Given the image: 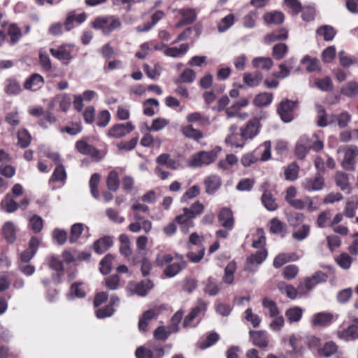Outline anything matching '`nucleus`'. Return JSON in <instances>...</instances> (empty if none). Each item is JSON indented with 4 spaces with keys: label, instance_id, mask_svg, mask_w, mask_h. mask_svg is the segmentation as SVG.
I'll list each match as a JSON object with an SVG mask.
<instances>
[{
    "label": "nucleus",
    "instance_id": "obj_1",
    "mask_svg": "<svg viewBox=\"0 0 358 358\" xmlns=\"http://www.w3.org/2000/svg\"><path fill=\"white\" fill-rule=\"evenodd\" d=\"M327 278L328 275L321 271L314 273L311 276L305 278L303 281L299 284V296H307L314 287L320 283L326 282Z\"/></svg>",
    "mask_w": 358,
    "mask_h": 358
},
{
    "label": "nucleus",
    "instance_id": "obj_2",
    "mask_svg": "<svg viewBox=\"0 0 358 358\" xmlns=\"http://www.w3.org/2000/svg\"><path fill=\"white\" fill-rule=\"evenodd\" d=\"M92 26L94 29H101L104 34H109L117 29H120L122 22L115 15H107L96 17Z\"/></svg>",
    "mask_w": 358,
    "mask_h": 358
},
{
    "label": "nucleus",
    "instance_id": "obj_3",
    "mask_svg": "<svg viewBox=\"0 0 358 358\" xmlns=\"http://www.w3.org/2000/svg\"><path fill=\"white\" fill-rule=\"evenodd\" d=\"M220 151V148H217V150H213L210 151H200L190 156L187 164L190 167H201L203 166H208L217 159V153Z\"/></svg>",
    "mask_w": 358,
    "mask_h": 358
},
{
    "label": "nucleus",
    "instance_id": "obj_4",
    "mask_svg": "<svg viewBox=\"0 0 358 358\" xmlns=\"http://www.w3.org/2000/svg\"><path fill=\"white\" fill-rule=\"evenodd\" d=\"M338 152H343L344 158L342 162L343 167L346 170H353L356 162V157L358 156V148L355 145H346L340 147Z\"/></svg>",
    "mask_w": 358,
    "mask_h": 358
},
{
    "label": "nucleus",
    "instance_id": "obj_5",
    "mask_svg": "<svg viewBox=\"0 0 358 358\" xmlns=\"http://www.w3.org/2000/svg\"><path fill=\"white\" fill-rule=\"evenodd\" d=\"M297 106V102L285 99L282 101L278 107V113L284 122H289L294 119V110Z\"/></svg>",
    "mask_w": 358,
    "mask_h": 358
},
{
    "label": "nucleus",
    "instance_id": "obj_6",
    "mask_svg": "<svg viewBox=\"0 0 358 358\" xmlns=\"http://www.w3.org/2000/svg\"><path fill=\"white\" fill-rule=\"evenodd\" d=\"M324 186V179L320 172L314 177L306 178L301 182V187L308 192L320 191Z\"/></svg>",
    "mask_w": 358,
    "mask_h": 358
},
{
    "label": "nucleus",
    "instance_id": "obj_7",
    "mask_svg": "<svg viewBox=\"0 0 358 358\" xmlns=\"http://www.w3.org/2000/svg\"><path fill=\"white\" fill-rule=\"evenodd\" d=\"M134 129V126L130 122L125 124H116L108 131V136L119 138L130 134Z\"/></svg>",
    "mask_w": 358,
    "mask_h": 358
},
{
    "label": "nucleus",
    "instance_id": "obj_8",
    "mask_svg": "<svg viewBox=\"0 0 358 358\" xmlns=\"http://www.w3.org/2000/svg\"><path fill=\"white\" fill-rule=\"evenodd\" d=\"M74 51V46L70 44H64L58 46L55 48L50 50V53L55 58L62 60L69 61L73 57V52Z\"/></svg>",
    "mask_w": 358,
    "mask_h": 358
},
{
    "label": "nucleus",
    "instance_id": "obj_9",
    "mask_svg": "<svg viewBox=\"0 0 358 358\" xmlns=\"http://www.w3.org/2000/svg\"><path fill=\"white\" fill-rule=\"evenodd\" d=\"M238 127L231 125L229 128L230 134L226 137L225 143L232 147L243 148L245 145V139L242 133L237 132Z\"/></svg>",
    "mask_w": 358,
    "mask_h": 358
},
{
    "label": "nucleus",
    "instance_id": "obj_10",
    "mask_svg": "<svg viewBox=\"0 0 358 358\" xmlns=\"http://www.w3.org/2000/svg\"><path fill=\"white\" fill-rule=\"evenodd\" d=\"M220 224L227 230H231L234 225L233 212L229 208H223L218 214Z\"/></svg>",
    "mask_w": 358,
    "mask_h": 358
},
{
    "label": "nucleus",
    "instance_id": "obj_11",
    "mask_svg": "<svg viewBox=\"0 0 358 358\" xmlns=\"http://www.w3.org/2000/svg\"><path fill=\"white\" fill-rule=\"evenodd\" d=\"M260 126V120L259 118H254L249 121L245 127L241 130L245 141L255 137L259 131Z\"/></svg>",
    "mask_w": 358,
    "mask_h": 358
},
{
    "label": "nucleus",
    "instance_id": "obj_12",
    "mask_svg": "<svg viewBox=\"0 0 358 358\" xmlns=\"http://www.w3.org/2000/svg\"><path fill=\"white\" fill-rule=\"evenodd\" d=\"M310 149V139L306 135L299 138L295 146V154L300 159H303Z\"/></svg>",
    "mask_w": 358,
    "mask_h": 358
},
{
    "label": "nucleus",
    "instance_id": "obj_13",
    "mask_svg": "<svg viewBox=\"0 0 358 358\" xmlns=\"http://www.w3.org/2000/svg\"><path fill=\"white\" fill-rule=\"evenodd\" d=\"M192 219L194 218L187 213V208H184L182 213L176 217V221L180 224L181 231L185 234L194 227Z\"/></svg>",
    "mask_w": 358,
    "mask_h": 358
},
{
    "label": "nucleus",
    "instance_id": "obj_14",
    "mask_svg": "<svg viewBox=\"0 0 358 358\" xmlns=\"http://www.w3.org/2000/svg\"><path fill=\"white\" fill-rule=\"evenodd\" d=\"M333 320V314L320 312L313 315L310 323L313 327H327L332 322Z\"/></svg>",
    "mask_w": 358,
    "mask_h": 358
},
{
    "label": "nucleus",
    "instance_id": "obj_15",
    "mask_svg": "<svg viewBox=\"0 0 358 358\" xmlns=\"http://www.w3.org/2000/svg\"><path fill=\"white\" fill-rule=\"evenodd\" d=\"M206 304L202 301H199L198 305L194 307L190 313L185 317L182 325L185 328L192 327L193 320L201 313L206 310Z\"/></svg>",
    "mask_w": 358,
    "mask_h": 358
},
{
    "label": "nucleus",
    "instance_id": "obj_16",
    "mask_svg": "<svg viewBox=\"0 0 358 358\" xmlns=\"http://www.w3.org/2000/svg\"><path fill=\"white\" fill-rule=\"evenodd\" d=\"M77 150L81 154L90 155L92 157L98 159L99 157V151L92 145H89L85 141H78L76 143Z\"/></svg>",
    "mask_w": 358,
    "mask_h": 358
},
{
    "label": "nucleus",
    "instance_id": "obj_17",
    "mask_svg": "<svg viewBox=\"0 0 358 358\" xmlns=\"http://www.w3.org/2000/svg\"><path fill=\"white\" fill-rule=\"evenodd\" d=\"M204 185L206 187V192L208 194H213L221 187L222 180L218 176L210 175L205 179Z\"/></svg>",
    "mask_w": 358,
    "mask_h": 358
},
{
    "label": "nucleus",
    "instance_id": "obj_18",
    "mask_svg": "<svg viewBox=\"0 0 358 358\" xmlns=\"http://www.w3.org/2000/svg\"><path fill=\"white\" fill-rule=\"evenodd\" d=\"M44 83V79L38 73L32 74L24 83V88L27 90L36 91L41 88Z\"/></svg>",
    "mask_w": 358,
    "mask_h": 358
},
{
    "label": "nucleus",
    "instance_id": "obj_19",
    "mask_svg": "<svg viewBox=\"0 0 358 358\" xmlns=\"http://www.w3.org/2000/svg\"><path fill=\"white\" fill-rule=\"evenodd\" d=\"M267 183H264L262 188L264 193L262 196V202L264 207L269 211H274L278 208V204L272 194L266 190Z\"/></svg>",
    "mask_w": 358,
    "mask_h": 358
},
{
    "label": "nucleus",
    "instance_id": "obj_20",
    "mask_svg": "<svg viewBox=\"0 0 358 358\" xmlns=\"http://www.w3.org/2000/svg\"><path fill=\"white\" fill-rule=\"evenodd\" d=\"M262 306L264 314L269 317H275L280 315V311L275 301L268 297H264L262 299Z\"/></svg>",
    "mask_w": 358,
    "mask_h": 358
},
{
    "label": "nucleus",
    "instance_id": "obj_21",
    "mask_svg": "<svg viewBox=\"0 0 358 358\" xmlns=\"http://www.w3.org/2000/svg\"><path fill=\"white\" fill-rule=\"evenodd\" d=\"M153 286V282L150 280H145L138 283L129 285L130 289H133L135 294L141 296L147 295L148 291L152 289Z\"/></svg>",
    "mask_w": 358,
    "mask_h": 358
},
{
    "label": "nucleus",
    "instance_id": "obj_22",
    "mask_svg": "<svg viewBox=\"0 0 358 358\" xmlns=\"http://www.w3.org/2000/svg\"><path fill=\"white\" fill-rule=\"evenodd\" d=\"M189 48L188 43H182L179 48L167 46L164 50V55L173 58L182 57L187 52Z\"/></svg>",
    "mask_w": 358,
    "mask_h": 358
},
{
    "label": "nucleus",
    "instance_id": "obj_23",
    "mask_svg": "<svg viewBox=\"0 0 358 358\" xmlns=\"http://www.w3.org/2000/svg\"><path fill=\"white\" fill-rule=\"evenodd\" d=\"M250 338L254 345L265 348L268 345L267 334L263 331H250Z\"/></svg>",
    "mask_w": 358,
    "mask_h": 358
},
{
    "label": "nucleus",
    "instance_id": "obj_24",
    "mask_svg": "<svg viewBox=\"0 0 358 358\" xmlns=\"http://www.w3.org/2000/svg\"><path fill=\"white\" fill-rule=\"evenodd\" d=\"M262 79V73L259 71L245 73L243 76V83L250 87H255L259 85Z\"/></svg>",
    "mask_w": 358,
    "mask_h": 358
},
{
    "label": "nucleus",
    "instance_id": "obj_25",
    "mask_svg": "<svg viewBox=\"0 0 358 358\" xmlns=\"http://www.w3.org/2000/svg\"><path fill=\"white\" fill-rule=\"evenodd\" d=\"M338 338L349 341L358 338V327L350 325L347 329L337 331Z\"/></svg>",
    "mask_w": 358,
    "mask_h": 358
},
{
    "label": "nucleus",
    "instance_id": "obj_26",
    "mask_svg": "<svg viewBox=\"0 0 358 358\" xmlns=\"http://www.w3.org/2000/svg\"><path fill=\"white\" fill-rule=\"evenodd\" d=\"M267 257L266 250L257 251L255 254L251 255L247 258V270L252 271V265L261 264Z\"/></svg>",
    "mask_w": 358,
    "mask_h": 358
},
{
    "label": "nucleus",
    "instance_id": "obj_27",
    "mask_svg": "<svg viewBox=\"0 0 358 358\" xmlns=\"http://www.w3.org/2000/svg\"><path fill=\"white\" fill-rule=\"evenodd\" d=\"M186 261L170 264L164 268V274L168 278H173L178 274L182 269L186 268Z\"/></svg>",
    "mask_w": 358,
    "mask_h": 358
},
{
    "label": "nucleus",
    "instance_id": "obj_28",
    "mask_svg": "<svg viewBox=\"0 0 358 358\" xmlns=\"http://www.w3.org/2000/svg\"><path fill=\"white\" fill-rule=\"evenodd\" d=\"M186 120L189 123H197L199 126H208L210 124L209 117L199 112L188 114Z\"/></svg>",
    "mask_w": 358,
    "mask_h": 358
},
{
    "label": "nucleus",
    "instance_id": "obj_29",
    "mask_svg": "<svg viewBox=\"0 0 358 358\" xmlns=\"http://www.w3.org/2000/svg\"><path fill=\"white\" fill-rule=\"evenodd\" d=\"M277 287L282 294H286V296L290 299H295L298 296H299V286L297 288H295L294 286L281 281L278 283Z\"/></svg>",
    "mask_w": 358,
    "mask_h": 358
},
{
    "label": "nucleus",
    "instance_id": "obj_30",
    "mask_svg": "<svg viewBox=\"0 0 358 358\" xmlns=\"http://www.w3.org/2000/svg\"><path fill=\"white\" fill-rule=\"evenodd\" d=\"M357 209L358 198L356 196H351L345 202L343 213L347 217L352 218L355 217Z\"/></svg>",
    "mask_w": 358,
    "mask_h": 358
},
{
    "label": "nucleus",
    "instance_id": "obj_31",
    "mask_svg": "<svg viewBox=\"0 0 358 358\" xmlns=\"http://www.w3.org/2000/svg\"><path fill=\"white\" fill-rule=\"evenodd\" d=\"M157 315V313L154 309H150L145 311L139 319L138 329L140 331L145 332L149 322Z\"/></svg>",
    "mask_w": 358,
    "mask_h": 358
},
{
    "label": "nucleus",
    "instance_id": "obj_32",
    "mask_svg": "<svg viewBox=\"0 0 358 358\" xmlns=\"http://www.w3.org/2000/svg\"><path fill=\"white\" fill-rule=\"evenodd\" d=\"M113 245V239L109 236L100 238L94 242V250L98 254H103Z\"/></svg>",
    "mask_w": 358,
    "mask_h": 358
},
{
    "label": "nucleus",
    "instance_id": "obj_33",
    "mask_svg": "<svg viewBox=\"0 0 358 358\" xmlns=\"http://www.w3.org/2000/svg\"><path fill=\"white\" fill-rule=\"evenodd\" d=\"M252 64L254 68L268 71L272 68L273 62L269 57H258L252 59Z\"/></svg>",
    "mask_w": 358,
    "mask_h": 358
},
{
    "label": "nucleus",
    "instance_id": "obj_34",
    "mask_svg": "<svg viewBox=\"0 0 358 358\" xmlns=\"http://www.w3.org/2000/svg\"><path fill=\"white\" fill-rule=\"evenodd\" d=\"M338 351V346L333 341L327 342L324 346L318 350V354L324 357H330L336 354Z\"/></svg>",
    "mask_w": 358,
    "mask_h": 358
},
{
    "label": "nucleus",
    "instance_id": "obj_35",
    "mask_svg": "<svg viewBox=\"0 0 358 358\" xmlns=\"http://www.w3.org/2000/svg\"><path fill=\"white\" fill-rule=\"evenodd\" d=\"M255 154L261 161H266L271 158V143L265 141L256 150Z\"/></svg>",
    "mask_w": 358,
    "mask_h": 358
},
{
    "label": "nucleus",
    "instance_id": "obj_36",
    "mask_svg": "<svg viewBox=\"0 0 358 358\" xmlns=\"http://www.w3.org/2000/svg\"><path fill=\"white\" fill-rule=\"evenodd\" d=\"M303 310L299 307L294 306L287 309L285 312V316L289 323L298 322L302 317Z\"/></svg>",
    "mask_w": 358,
    "mask_h": 358
},
{
    "label": "nucleus",
    "instance_id": "obj_37",
    "mask_svg": "<svg viewBox=\"0 0 358 358\" xmlns=\"http://www.w3.org/2000/svg\"><path fill=\"white\" fill-rule=\"evenodd\" d=\"M182 133L187 138L194 139L197 142L203 137V133L200 130L194 129L192 125L182 127Z\"/></svg>",
    "mask_w": 358,
    "mask_h": 358
},
{
    "label": "nucleus",
    "instance_id": "obj_38",
    "mask_svg": "<svg viewBox=\"0 0 358 358\" xmlns=\"http://www.w3.org/2000/svg\"><path fill=\"white\" fill-rule=\"evenodd\" d=\"M297 255L294 253L293 254H286L281 253L275 257L273 260V266L275 268H278L281 267L282 265L288 262L289 261H294L297 259Z\"/></svg>",
    "mask_w": 358,
    "mask_h": 358
},
{
    "label": "nucleus",
    "instance_id": "obj_39",
    "mask_svg": "<svg viewBox=\"0 0 358 358\" xmlns=\"http://www.w3.org/2000/svg\"><path fill=\"white\" fill-rule=\"evenodd\" d=\"M314 85L316 87L323 92H329L333 90L334 85L331 79L329 76L322 78H315Z\"/></svg>",
    "mask_w": 358,
    "mask_h": 358
},
{
    "label": "nucleus",
    "instance_id": "obj_40",
    "mask_svg": "<svg viewBox=\"0 0 358 358\" xmlns=\"http://www.w3.org/2000/svg\"><path fill=\"white\" fill-rule=\"evenodd\" d=\"M4 91L8 95H16L21 92V87L15 80L9 78L6 80Z\"/></svg>",
    "mask_w": 358,
    "mask_h": 358
},
{
    "label": "nucleus",
    "instance_id": "obj_41",
    "mask_svg": "<svg viewBox=\"0 0 358 358\" xmlns=\"http://www.w3.org/2000/svg\"><path fill=\"white\" fill-rule=\"evenodd\" d=\"M341 93L348 97L358 96V83L355 81L347 83L341 89Z\"/></svg>",
    "mask_w": 358,
    "mask_h": 358
},
{
    "label": "nucleus",
    "instance_id": "obj_42",
    "mask_svg": "<svg viewBox=\"0 0 358 358\" xmlns=\"http://www.w3.org/2000/svg\"><path fill=\"white\" fill-rule=\"evenodd\" d=\"M31 136L25 129L19 130L17 132V145L22 148H25L28 147L31 143Z\"/></svg>",
    "mask_w": 358,
    "mask_h": 358
},
{
    "label": "nucleus",
    "instance_id": "obj_43",
    "mask_svg": "<svg viewBox=\"0 0 358 358\" xmlns=\"http://www.w3.org/2000/svg\"><path fill=\"white\" fill-rule=\"evenodd\" d=\"M15 227L13 222H7L4 224L3 227V233L5 238L8 243H13L15 241Z\"/></svg>",
    "mask_w": 358,
    "mask_h": 358
},
{
    "label": "nucleus",
    "instance_id": "obj_44",
    "mask_svg": "<svg viewBox=\"0 0 358 358\" xmlns=\"http://www.w3.org/2000/svg\"><path fill=\"white\" fill-rule=\"evenodd\" d=\"M204 292L210 296H215L219 293L220 287L213 278H208L204 282Z\"/></svg>",
    "mask_w": 358,
    "mask_h": 358
},
{
    "label": "nucleus",
    "instance_id": "obj_45",
    "mask_svg": "<svg viewBox=\"0 0 358 358\" xmlns=\"http://www.w3.org/2000/svg\"><path fill=\"white\" fill-rule=\"evenodd\" d=\"M273 100V94L268 92H263L257 95L254 99V104L257 106H266L269 105Z\"/></svg>",
    "mask_w": 358,
    "mask_h": 358
},
{
    "label": "nucleus",
    "instance_id": "obj_46",
    "mask_svg": "<svg viewBox=\"0 0 358 358\" xmlns=\"http://www.w3.org/2000/svg\"><path fill=\"white\" fill-rule=\"evenodd\" d=\"M317 34L322 36L324 41H332L336 35V31L331 26L324 25L317 29Z\"/></svg>",
    "mask_w": 358,
    "mask_h": 358
},
{
    "label": "nucleus",
    "instance_id": "obj_47",
    "mask_svg": "<svg viewBox=\"0 0 358 358\" xmlns=\"http://www.w3.org/2000/svg\"><path fill=\"white\" fill-rule=\"evenodd\" d=\"M108 188L111 191H117L119 188L120 180L119 176L117 171H112L108 173L106 180Z\"/></svg>",
    "mask_w": 358,
    "mask_h": 358
},
{
    "label": "nucleus",
    "instance_id": "obj_48",
    "mask_svg": "<svg viewBox=\"0 0 358 358\" xmlns=\"http://www.w3.org/2000/svg\"><path fill=\"white\" fill-rule=\"evenodd\" d=\"M236 269V264L235 262H231L226 266L224 269V274L222 278L224 282L227 284H231L234 280V272Z\"/></svg>",
    "mask_w": 358,
    "mask_h": 358
},
{
    "label": "nucleus",
    "instance_id": "obj_49",
    "mask_svg": "<svg viewBox=\"0 0 358 358\" xmlns=\"http://www.w3.org/2000/svg\"><path fill=\"white\" fill-rule=\"evenodd\" d=\"M54 102H59V107L62 110L66 112L71 104V99L70 95L67 94H62L56 96L54 99Z\"/></svg>",
    "mask_w": 358,
    "mask_h": 358
},
{
    "label": "nucleus",
    "instance_id": "obj_50",
    "mask_svg": "<svg viewBox=\"0 0 358 358\" xmlns=\"http://www.w3.org/2000/svg\"><path fill=\"white\" fill-rule=\"evenodd\" d=\"M240 110L241 108L238 106L236 102H234L231 106L227 108L225 110L227 118L229 119L238 117L242 120L245 119L248 117V114L246 113H240Z\"/></svg>",
    "mask_w": 358,
    "mask_h": 358
},
{
    "label": "nucleus",
    "instance_id": "obj_51",
    "mask_svg": "<svg viewBox=\"0 0 358 358\" xmlns=\"http://www.w3.org/2000/svg\"><path fill=\"white\" fill-rule=\"evenodd\" d=\"M301 63L306 65V68L308 72H313L320 70V62L316 58H311L307 55L303 58Z\"/></svg>",
    "mask_w": 358,
    "mask_h": 358
},
{
    "label": "nucleus",
    "instance_id": "obj_52",
    "mask_svg": "<svg viewBox=\"0 0 358 358\" xmlns=\"http://www.w3.org/2000/svg\"><path fill=\"white\" fill-rule=\"evenodd\" d=\"M331 213L330 210H327L321 213L317 219V225L320 228H324L330 227L331 222Z\"/></svg>",
    "mask_w": 358,
    "mask_h": 358
},
{
    "label": "nucleus",
    "instance_id": "obj_53",
    "mask_svg": "<svg viewBox=\"0 0 358 358\" xmlns=\"http://www.w3.org/2000/svg\"><path fill=\"white\" fill-rule=\"evenodd\" d=\"M154 106H159V101L155 99H148L143 104V113L149 117L153 116L155 113Z\"/></svg>",
    "mask_w": 358,
    "mask_h": 358
},
{
    "label": "nucleus",
    "instance_id": "obj_54",
    "mask_svg": "<svg viewBox=\"0 0 358 358\" xmlns=\"http://www.w3.org/2000/svg\"><path fill=\"white\" fill-rule=\"evenodd\" d=\"M335 181L336 185L344 191L349 188L348 176L341 171H338L335 176Z\"/></svg>",
    "mask_w": 358,
    "mask_h": 358
},
{
    "label": "nucleus",
    "instance_id": "obj_55",
    "mask_svg": "<svg viewBox=\"0 0 358 358\" xmlns=\"http://www.w3.org/2000/svg\"><path fill=\"white\" fill-rule=\"evenodd\" d=\"M299 166L296 163L290 164L285 170V179L294 181L297 179Z\"/></svg>",
    "mask_w": 358,
    "mask_h": 358
},
{
    "label": "nucleus",
    "instance_id": "obj_56",
    "mask_svg": "<svg viewBox=\"0 0 358 358\" xmlns=\"http://www.w3.org/2000/svg\"><path fill=\"white\" fill-rule=\"evenodd\" d=\"M143 70L148 78L151 79H157L161 74L162 66L159 64H155L154 67H150L148 64L143 65Z\"/></svg>",
    "mask_w": 358,
    "mask_h": 358
},
{
    "label": "nucleus",
    "instance_id": "obj_57",
    "mask_svg": "<svg viewBox=\"0 0 358 358\" xmlns=\"http://www.w3.org/2000/svg\"><path fill=\"white\" fill-rule=\"evenodd\" d=\"M264 19L267 24H280L284 20V15L281 12L266 13Z\"/></svg>",
    "mask_w": 358,
    "mask_h": 358
},
{
    "label": "nucleus",
    "instance_id": "obj_58",
    "mask_svg": "<svg viewBox=\"0 0 358 358\" xmlns=\"http://www.w3.org/2000/svg\"><path fill=\"white\" fill-rule=\"evenodd\" d=\"M1 206L7 213H13L17 209L18 204L11 198V196L8 194L2 200Z\"/></svg>",
    "mask_w": 358,
    "mask_h": 358
},
{
    "label": "nucleus",
    "instance_id": "obj_59",
    "mask_svg": "<svg viewBox=\"0 0 358 358\" xmlns=\"http://www.w3.org/2000/svg\"><path fill=\"white\" fill-rule=\"evenodd\" d=\"M288 51V47L285 43H278L273 48L272 55L277 59H282L287 54Z\"/></svg>",
    "mask_w": 358,
    "mask_h": 358
},
{
    "label": "nucleus",
    "instance_id": "obj_60",
    "mask_svg": "<svg viewBox=\"0 0 358 358\" xmlns=\"http://www.w3.org/2000/svg\"><path fill=\"white\" fill-rule=\"evenodd\" d=\"M196 78V73L192 69H185L179 76L178 82L180 83H191Z\"/></svg>",
    "mask_w": 358,
    "mask_h": 358
},
{
    "label": "nucleus",
    "instance_id": "obj_61",
    "mask_svg": "<svg viewBox=\"0 0 358 358\" xmlns=\"http://www.w3.org/2000/svg\"><path fill=\"white\" fill-rule=\"evenodd\" d=\"M238 162V159L236 155L230 154L227 155L224 159L220 160L218 166L222 170H228L232 166Z\"/></svg>",
    "mask_w": 358,
    "mask_h": 358
},
{
    "label": "nucleus",
    "instance_id": "obj_62",
    "mask_svg": "<svg viewBox=\"0 0 358 358\" xmlns=\"http://www.w3.org/2000/svg\"><path fill=\"white\" fill-rule=\"evenodd\" d=\"M315 108L317 113V125L320 127H326L329 124L327 120L324 108L319 104H315Z\"/></svg>",
    "mask_w": 358,
    "mask_h": 358
},
{
    "label": "nucleus",
    "instance_id": "obj_63",
    "mask_svg": "<svg viewBox=\"0 0 358 358\" xmlns=\"http://www.w3.org/2000/svg\"><path fill=\"white\" fill-rule=\"evenodd\" d=\"M234 22V15L233 14H229L223 17L220 22L218 24V31L220 33L224 32L228 30Z\"/></svg>",
    "mask_w": 358,
    "mask_h": 358
},
{
    "label": "nucleus",
    "instance_id": "obj_64",
    "mask_svg": "<svg viewBox=\"0 0 358 358\" xmlns=\"http://www.w3.org/2000/svg\"><path fill=\"white\" fill-rule=\"evenodd\" d=\"M310 230L309 225L303 224L297 231L292 233V238L298 241H302L309 236Z\"/></svg>",
    "mask_w": 358,
    "mask_h": 358
}]
</instances>
